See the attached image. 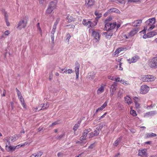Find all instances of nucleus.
<instances>
[{
  "label": "nucleus",
  "mask_w": 157,
  "mask_h": 157,
  "mask_svg": "<svg viewBox=\"0 0 157 157\" xmlns=\"http://www.w3.org/2000/svg\"><path fill=\"white\" fill-rule=\"evenodd\" d=\"M155 18L153 17L147 20L146 22V24L144 26V30H151L153 29L155 27Z\"/></svg>",
  "instance_id": "obj_1"
},
{
  "label": "nucleus",
  "mask_w": 157,
  "mask_h": 157,
  "mask_svg": "<svg viewBox=\"0 0 157 157\" xmlns=\"http://www.w3.org/2000/svg\"><path fill=\"white\" fill-rule=\"evenodd\" d=\"M109 21L108 19H106L105 21V26L104 30H105L111 31L114 29L116 26V22L110 23L108 22Z\"/></svg>",
  "instance_id": "obj_2"
},
{
  "label": "nucleus",
  "mask_w": 157,
  "mask_h": 157,
  "mask_svg": "<svg viewBox=\"0 0 157 157\" xmlns=\"http://www.w3.org/2000/svg\"><path fill=\"white\" fill-rule=\"evenodd\" d=\"M27 23V21L24 18L21 19L19 21L17 29L21 30L22 28H25L26 27Z\"/></svg>",
  "instance_id": "obj_3"
},
{
  "label": "nucleus",
  "mask_w": 157,
  "mask_h": 157,
  "mask_svg": "<svg viewBox=\"0 0 157 157\" xmlns=\"http://www.w3.org/2000/svg\"><path fill=\"white\" fill-rule=\"evenodd\" d=\"M155 78L151 75H145L142 76L141 80L143 82H151L155 80Z\"/></svg>",
  "instance_id": "obj_4"
},
{
  "label": "nucleus",
  "mask_w": 157,
  "mask_h": 157,
  "mask_svg": "<svg viewBox=\"0 0 157 157\" xmlns=\"http://www.w3.org/2000/svg\"><path fill=\"white\" fill-rule=\"evenodd\" d=\"M85 6L87 8L91 7L94 5L95 4V0H85Z\"/></svg>",
  "instance_id": "obj_5"
},
{
  "label": "nucleus",
  "mask_w": 157,
  "mask_h": 157,
  "mask_svg": "<svg viewBox=\"0 0 157 157\" xmlns=\"http://www.w3.org/2000/svg\"><path fill=\"white\" fill-rule=\"evenodd\" d=\"M150 66L151 68H157V57H155L152 59Z\"/></svg>",
  "instance_id": "obj_6"
},
{
  "label": "nucleus",
  "mask_w": 157,
  "mask_h": 157,
  "mask_svg": "<svg viewBox=\"0 0 157 157\" xmlns=\"http://www.w3.org/2000/svg\"><path fill=\"white\" fill-rule=\"evenodd\" d=\"M149 87L146 85L142 86L140 89V93L142 94H146L148 92Z\"/></svg>",
  "instance_id": "obj_7"
},
{
  "label": "nucleus",
  "mask_w": 157,
  "mask_h": 157,
  "mask_svg": "<svg viewBox=\"0 0 157 157\" xmlns=\"http://www.w3.org/2000/svg\"><path fill=\"white\" fill-rule=\"evenodd\" d=\"M117 83L114 82L113 84H112L110 88V97H112L114 94V92L115 91L116 89L117 86Z\"/></svg>",
  "instance_id": "obj_8"
},
{
  "label": "nucleus",
  "mask_w": 157,
  "mask_h": 157,
  "mask_svg": "<svg viewBox=\"0 0 157 157\" xmlns=\"http://www.w3.org/2000/svg\"><path fill=\"white\" fill-rule=\"evenodd\" d=\"M82 24L84 25L87 26L89 28L90 27H92L94 25L91 21H87L86 20L84 19L82 21Z\"/></svg>",
  "instance_id": "obj_9"
},
{
  "label": "nucleus",
  "mask_w": 157,
  "mask_h": 157,
  "mask_svg": "<svg viewBox=\"0 0 157 157\" xmlns=\"http://www.w3.org/2000/svg\"><path fill=\"white\" fill-rule=\"evenodd\" d=\"M139 59V57L138 56H136L133 57L130 59H128V61L129 62V63H134L136 62Z\"/></svg>",
  "instance_id": "obj_10"
},
{
  "label": "nucleus",
  "mask_w": 157,
  "mask_h": 157,
  "mask_svg": "<svg viewBox=\"0 0 157 157\" xmlns=\"http://www.w3.org/2000/svg\"><path fill=\"white\" fill-rule=\"evenodd\" d=\"M146 149H144L141 150H139L138 153V155L143 156L144 157H146L147 155V154L146 152Z\"/></svg>",
  "instance_id": "obj_11"
},
{
  "label": "nucleus",
  "mask_w": 157,
  "mask_h": 157,
  "mask_svg": "<svg viewBox=\"0 0 157 157\" xmlns=\"http://www.w3.org/2000/svg\"><path fill=\"white\" fill-rule=\"evenodd\" d=\"M92 33L94 39L98 41L100 39V35L98 32L93 30Z\"/></svg>",
  "instance_id": "obj_12"
},
{
  "label": "nucleus",
  "mask_w": 157,
  "mask_h": 157,
  "mask_svg": "<svg viewBox=\"0 0 157 157\" xmlns=\"http://www.w3.org/2000/svg\"><path fill=\"white\" fill-rule=\"evenodd\" d=\"M107 32H104L103 34L105 36V37L107 38L110 39L112 36L113 33L112 31L106 30Z\"/></svg>",
  "instance_id": "obj_13"
},
{
  "label": "nucleus",
  "mask_w": 157,
  "mask_h": 157,
  "mask_svg": "<svg viewBox=\"0 0 157 157\" xmlns=\"http://www.w3.org/2000/svg\"><path fill=\"white\" fill-rule=\"evenodd\" d=\"M138 31V29L137 28H135L129 33V35L131 36H133L136 34Z\"/></svg>",
  "instance_id": "obj_14"
},
{
  "label": "nucleus",
  "mask_w": 157,
  "mask_h": 157,
  "mask_svg": "<svg viewBox=\"0 0 157 157\" xmlns=\"http://www.w3.org/2000/svg\"><path fill=\"white\" fill-rule=\"evenodd\" d=\"M112 12H115L119 14L121 13V12L119 10L115 8H111L108 11V13H110Z\"/></svg>",
  "instance_id": "obj_15"
},
{
  "label": "nucleus",
  "mask_w": 157,
  "mask_h": 157,
  "mask_svg": "<svg viewBox=\"0 0 157 157\" xmlns=\"http://www.w3.org/2000/svg\"><path fill=\"white\" fill-rule=\"evenodd\" d=\"M157 113V112L156 111H151L150 112H149L146 113L145 115V116H152Z\"/></svg>",
  "instance_id": "obj_16"
},
{
  "label": "nucleus",
  "mask_w": 157,
  "mask_h": 157,
  "mask_svg": "<svg viewBox=\"0 0 157 157\" xmlns=\"http://www.w3.org/2000/svg\"><path fill=\"white\" fill-rule=\"evenodd\" d=\"M20 145L17 146L15 147H12L10 145H9L8 148H7V149H6L8 151H13L15 150L16 148H19V147L20 146Z\"/></svg>",
  "instance_id": "obj_17"
},
{
  "label": "nucleus",
  "mask_w": 157,
  "mask_h": 157,
  "mask_svg": "<svg viewBox=\"0 0 157 157\" xmlns=\"http://www.w3.org/2000/svg\"><path fill=\"white\" fill-rule=\"evenodd\" d=\"M56 5V0H54L53 1L51 2L48 6L54 9Z\"/></svg>",
  "instance_id": "obj_18"
},
{
  "label": "nucleus",
  "mask_w": 157,
  "mask_h": 157,
  "mask_svg": "<svg viewBox=\"0 0 157 157\" xmlns=\"http://www.w3.org/2000/svg\"><path fill=\"white\" fill-rule=\"evenodd\" d=\"M124 99L125 101L128 105H130L132 103L131 99L128 96L124 98Z\"/></svg>",
  "instance_id": "obj_19"
},
{
  "label": "nucleus",
  "mask_w": 157,
  "mask_h": 157,
  "mask_svg": "<svg viewBox=\"0 0 157 157\" xmlns=\"http://www.w3.org/2000/svg\"><path fill=\"white\" fill-rule=\"evenodd\" d=\"M102 127H99L96 128V129L94 132V134L95 136H97L98 135L99 132L101 130Z\"/></svg>",
  "instance_id": "obj_20"
},
{
  "label": "nucleus",
  "mask_w": 157,
  "mask_h": 157,
  "mask_svg": "<svg viewBox=\"0 0 157 157\" xmlns=\"http://www.w3.org/2000/svg\"><path fill=\"white\" fill-rule=\"evenodd\" d=\"M20 136V135H15L11 137L10 139L12 141L14 142L17 140Z\"/></svg>",
  "instance_id": "obj_21"
},
{
  "label": "nucleus",
  "mask_w": 157,
  "mask_h": 157,
  "mask_svg": "<svg viewBox=\"0 0 157 157\" xmlns=\"http://www.w3.org/2000/svg\"><path fill=\"white\" fill-rule=\"evenodd\" d=\"M157 136L156 134L153 133H147L145 135V136L146 138L155 137Z\"/></svg>",
  "instance_id": "obj_22"
},
{
  "label": "nucleus",
  "mask_w": 157,
  "mask_h": 157,
  "mask_svg": "<svg viewBox=\"0 0 157 157\" xmlns=\"http://www.w3.org/2000/svg\"><path fill=\"white\" fill-rule=\"evenodd\" d=\"M104 91V87L103 86H101L97 91V93L98 94H99L103 92Z\"/></svg>",
  "instance_id": "obj_23"
},
{
  "label": "nucleus",
  "mask_w": 157,
  "mask_h": 157,
  "mask_svg": "<svg viewBox=\"0 0 157 157\" xmlns=\"http://www.w3.org/2000/svg\"><path fill=\"white\" fill-rule=\"evenodd\" d=\"M53 10L54 9L48 6V9L46 11L45 14L47 15L48 14H51Z\"/></svg>",
  "instance_id": "obj_24"
},
{
  "label": "nucleus",
  "mask_w": 157,
  "mask_h": 157,
  "mask_svg": "<svg viewBox=\"0 0 157 157\" xmlns=\"http://www.w3.org/2000/svg\"><path fill=\"white\" fill-rule=\"evenodd\" d=\"M75 72H79L80 65L78 62H77L75 63Z\"/></svg>",
  "instance_id": "obj_25"
},
{
  "label": "nucleus",
  "mask_w": 157,
  "mask_h": 157,
  "mask_svg": "<svg viewBox=\"0 0 157 157\" xmlns=\"http://www.w3.org/2000/svg\"><path fill=\"white\" fill-rule=\"evenodd\" d=\"M87 133L84 131L82 136L80 138V140H82L86 139Z\"/></svg>",
  "instance_id": "obj_26"
},
{
  "label": "nucleus",
  "mask_w": 157,
  "mask_h": 157,
  "mask_svg": "<svg viewBox=\"0 0 157 157\" xmlns=\"http://www.w3.org/2000/svg\"><path fill=\"white\" fill-rule=\"evenodd\" d=\"M2 13L4 14V16L5 18V20L8 19V14H7V12L4 9H2Z\"/></svg>",
  "instance_id": "obj_27"
},
{
  "label": "nucleus",
  "mask_w": 157,
  "mask_h": 157,
  "mask_svg": "<svg viewBox=\"0 0 157 157\" xmlns=\"http://www.w3.org/2000/svg\"><path fill=\"white\" fill-rule=\"evenodd\" d=\"M48 107L49 105L47 103H46L45 104H42V108L38 110V111L44 109H46L48 108Z\"/></svg>",
  "instance_id": "obj_28"
},
{
  "label": "nucleus",
  "mask_w": 157,
  "mask_h": 157,
  "mask_svg": "<svg viewBox=\"0 0 157 157\" xmlns=\"http://www.w3.org/2000/svg\"><path fill=\"white\" fill-rule=\"evenodd\" d=\"M156 33L153 32H151L147 33L148 38L151 37L153 36L156 35Z\"/></svg>",
  "instance_id": "obj_29"
},
{
  "label": "nucleus",
  "mask_w": 157,
  "mask_h": 157,
  "mask_svg": "<svg viewBox=\"0 0 157 157\" xmlns=\"http://www.w3.org/2000/svg\"><path fill=\"white\" fill-rule=\"evenodd\" d=\"M124 49L121 47L118 48H117L115 51L114 53H115V55L116 54H119L121 51L123 50Z\"/></svg>",
  "instance_id": "obj_30"
},
{
  "label": "nucleus",
  "mask_w": 157,
  "mask_h": 157,
  "mask_svg": "<svg viewBox=\"0 0 157 157\" xmlns=\"http://www.w3.org/2000/svg\"><path fill=\"white\" fill-rule=\"evenodd\" d=\"M65 136V133H63L61 135L57 136L56 137V138L58 140H60L63 137Z\"/></svg>",
  "instance_id": "obj_31"
},
{
  "label": "nucleus",
  "mask_w": 157,
  "mask_h": 157,
  "mask_svg": "<svg viewBox=\"0 0 157 157\" xmlns=\"http://www.w3.org/2000/svg\"><path fill=\"white\" fill-rule=\"evenodd\" d=\"M59 21V19L58 18L57 19L55 23H54V25L53 26V29H55L56 30V26L57 25Z\"/></svg>",
  "instance_id": "obj_32"
},
{
  "label": "nucleus",
  "mask_w": 157,
  "mask_h": 157,
  "mask_svg": "<svg viewBox=\"0 0 157 157\" xmlns=\"http://www.w3.org/2000/svg\"><path fill=\"white\" fill-rule=\"evenodd\" d=\"M67 18L68 20V21L69 22H71L74 21V18L71 16H68L67 17Z\"/></svg>",
  "instance_id": "obj_33"
},
{
  "label": "nucleus",
  "mask_w": 157,
  "mask_h": 157,
  "mask_svg": "<svg viewBox=\"0 0 157 157\" xmlns=\"http://www.w3.org/2000/svg\"><path fill=\"white\" fill-rule=\"evenodd\" d=\"M121 140L120 138L116 140L114 144V145L117 146L119 144V143L120 142Z\"/></svg>",
  "instance_id": "obj_34"
},
{
  "label": "nucleus",
  "mask_w": 157,
  "mask_h": 157,
  "mask_svg": "<svg viewBox=\"0 0 157 157\" xmlns=\"http://www.w3.org/2000/svg\"><path fill=\"white\" fill-rule=\"evenodd\" d=\"M130 114L134 116H137V114L136 112L134 110H131L130 111Z\"/></svg>",
  "instance_id": "obj_35"
},
{
  "label": "nucleus",
  "mask_w": 157,
  "mask_h": 157,
  "mask_svg": "<svg viewBox=\"0 0 157 157\" xmlns=\"http://www.w3.org/2000/svg\"><path fill=\"white\" fill-rule=\"evenodd\" d=\"M142 22V21L141 20H137L136 21H135L134 22H132L133 24L134 23H136V25H138V24L141 23Z\"/></svg>",
  "instance_id": "obj_36"
},
{
  "label": "nucleus",
  "mask_w": 157,
  "mask_h": 157,
  "mask_svg": "<svg viewBox=\"0 0 157 157\" xmlns=\"http://www.w3.org/2000/svg\"><path fill=\"white\" fill-rule=\"evenodd\" d=\"M79 125H78V124H75L73 128V130H74V132L77 130V129L79 127Z\"/></svg>",
  "instance_id": "obj_37"
},
{
  "label": "nucleus",
  "mask_w": 157,
  "mask_h": 157,
  "mask_svg": "<svg viewBox=\"0 0 157 157\" xmlns=\"http://www.w3.org/2000/svg\"><path fill=\"white\" fill-rule=\"evenodd\" d=\"M94 14L97 16L96 17H99V16L101 15V17L102 16V14L101 13H99V12L98 11H96L94 13Z\"/></svg>",
  "instance_id": "obj_38"
},
{
  "label": "nucleus",
  "mask_w": 157,
  "mask_h": 157,
  "mask_svg": "<svg viewBox=\"0 0 157 157\" xmlns=\"http://www.w3.org/2000/svg\"><path fill=\"white\" fill-rule=\"evenodd\" d=\"M107 105V101H105L101 106V109H104Z\"/></svg>",
  "instance_id": "obj_39"
},
{
  "label": "nucleus",
  "mask_w": 157,
  "mask_h": 157,
  "mask_svg": "<svg viewBox=\"0 0 157 157\" xmlns=\"http://www.w3.org/2000/svg\"><path fill=\"white\" fill-rule=\"evenodd\" d=\"M17 92V95L18 97H19L20 96H21V94L20 92L19 91V90L17 88H16V89Z\"/></svg>",
  "instance_id": "obj_40"
},
{
  "label": "nucleus",
  "mask_w": 157,
  "mask_h": 157,
  "mask_svg": "<svg viewBox=\"0 0 157 157\" xmlns=\"http://www.w3.org/2000/svg\"><path fill=\"white\" fill-rule=\"evenodd\" d=\"M122 92L121 91V90H119V92L118 93V94H117L118 97H120V98H121V96L122 95Z\"/></svg>",
  "instance_id": "obj_41"
},
{
  "label": "nucleus",
  "mask_w": 157,
  "mask_h": 157,
  "mask_svg": "<svg viewBox=\"0 0 157 157\" xmlns=\"http://www.w3.org/2000/svg\"><path fill=\"white\" fill-rule=\"evenodd\" d=\"M101 17V15H100V16H99V17H96L95 18V25H97V23L100 18Z\"/></svg>",
  "instance_id": "obj_42"
},
{
  "label": "nucleus",
  "mask_w": 157,
  "mask_h": 157,
  "mask_svg": "<svg viewBox=\"0 0 157 157\" xmlns=\"http://www.w3.org/2000/svg\"><path fill=\"white\" fill-rule=\"evenodd\" d=\"M71 37V36L70 35V34L69 33H68L67 34V42H69V39H70Z\"/></svg>",
  "instance_id": "obj_43"
},
{
  "label": "nucleus",
  "mask_w": 157,
  "mask_h": 157,
  "mask_svg": "<svg viewBox=\"0 0 157 157\" xmlns=\"http://www.w3.org/2000/svg\"><path fill=\"white\" fill-rule=\"evenodd\" d=\"M10 144V142L9 141V140H7V142L6 143V149H7V148H8V145H9Z\"/></svg>",
  "instance_id": "obj_44"
},
{
  "label": "nucleus",
  "mask_w": 157,
  "mask_h": 157,
  "mask_svg": "<svg viewBox=\"0 0 157 157\" xmlns=\"http://www.w3.org/2000/svg\"><path fill=\"white\" fill-rule=\"evenodd\" d=\"M121 59L120 60V63H119V69L120 70H123V68L121 67V64H122V63L121 62Z\"/></svg>",
  "instance_id": "obj_45"
},
{
  "label": "nucleus",
  "mask_w": 157,
  "mask_h": 157,
  "mask_svg": "<svg viewBox=\"0 0 157 157\" xmlns=\"http://www.w3.org/2000/svg\"><path fill=\"white\" fill-rule=\"evenodd\" d=\"M115 80L116 82H121V81H122V79L120 80V78H115Z\"/></svg>",
  "instance_id": "obj_46"
},
{
  "label": "nucleus",
  "mask_w": 157,
  "mask_h": 157,
  "mask_svg": "<svg viewBox=\"0 0 157 157\" xmlns=\"http://www.w3.org/2000/svg\"><path fill=\"white\" fill-rule=\"evenodd\" d=\"M68 26L70 27V28H74L75 27V26L74 25H65V26H64V27H68Z\"/></svg>",
  "instance_id": "obj_47"
},
{
  "label": "nucleus",
  "mask_w": 157,
  "mask_h": 157,
  "mask_svg": "<svg viewBox=\"0 0 157 157\" xmlns=\"http://www.w3.org/2000/svg\"><path fill=\"white\" fill-rule=\"evenodd\" d=\"M18 97L19 98L21 102H23V101H24V99H23L22 95L21 96H20Z\"/></svg>",
  "instance_id": "obj_48"
},
{
  "label": "nucleus",
  "mask_w": 157,
  "mask_h": 157,
  "mask_svg": "<svg viewBox=\"0 0 157 157\" xmlns=\"http://www.w3.org/2000/svg\"><path fill=\"white\" fill-rule=\"evenodd\" d=\"M139 99L138 98L136 97H135L134 98V102L135 103L138 102V101H139Z\"/></svg>",
  "instance_id": "obj_49"
},
{
  "label": "nucleus",
  "mask_w": 157,
  "mask_h": 157,
  "mask_svg": "<svg viewBox=\"0 0 157 157\" xmlns=\"http://www.w3.org/2000/svg\"><path fill=\"white\" fill-rule=\"evenodd\" d=\"M135 105L136 107V108H140V105L138 102H135Z\"/></svg>",
  "instance_id": "obj_50"
},
{
  "label": "nucleus",
  "mask_w": 157,
  "mask_h": 157,
  "mask_svg": "<svg viewBox=\"0 0 157 157\" xmlns=\"http://www.w3.org/2000/svg\"><path fill=\"white\" fill-rule=\"evenodd\" d=\"M21 104L22 105V106L25 109H26V105H25V101H23V102H21Z\"/></svg>",
  "instance_id": "obj_51"
},
{
  "label": "nucleus",
  "mask_w": 157,
  "mask_h": 157,
  "mask_svg": "<svg viewBox=\"0 0 157 157\" xmlns=\"http://www.w3.org/2000/svg\"><path fill=\"white\" fill-rule=\"evenodd\" d=\"M10 33V32L8 30L6 31L4 33V34L6 36L8 35Z\"/></svg>",
  "instance_id": "obj_52"
},
{
  "label": "nucleus",
  "mask_w": 157,
  "mask_h": 157,
  "mask_svg": "<svg viewBox=\"0 0 157 157\" xmlns=\"http://www.w3.org/2000/svg\"><path fill=\"white\" fill-rule=\"evenodd\" d=\"M57 124H58L57 122H54L52 123V124L50 126V127H52L54 125H56Z\"/></svg>",
  "instance_id": "obj_53"
},
{
  "label": "nucleus",
  "mask_w": 157,
  "mask_h": 157,
  "mask_svg": "<svg viewBox=\"0 0 157 157\" xmlns=\"http://www.w3.org/2000/svg\"><path fill=\"white\" fill-rule=\"evenodd\" d=\"M51 38L52 40V42L54 43V34H52L51 35Z\"/></svg>",
  "instance_id": "obj_54"
},
{
  "label": "nucleus",
  "mask_w": 157,
  "mask_h": 157,
  "mask_svg": "<svg viewBox=\"0 0 157 157\" xmlns=\"http://www.w3.org/2000/svg\"><path fill=\"white\" fill-rule=\"evenodd\" d=\"M67 73L68 74L71 73L72 72V70L71 69H69L67 70Z\"/></svg>",
  "instance_id": "obj_55"
},
{
  "label": "nucleus",
  "mask_w": 157,
  "mask_h": 157,
  "mask_svg": "<svg viewBox=\"0 0 157 157\" xmlns=\"http://www.w3.org/2000/svg\"><path fill=\"white\" fill-rule=\"evenodd\" d=\"M90 136H89V138H90L91 137H93L94 136H95V135H94V133L93 132H91L90 134Z\"/></svg>",
  "instance_id": "obj_56"
},
{
  "label": "nucleus",
  "mask_w": 157,
  "mask_h": 157,
  "mask_svg": "<svg viewBox=\"0 0 157 157\" xmlns=\"http://www.w3.org/2000/svg\"><path fill=\"white\" fill-rule=\"evenodd\" d=\"M6 20V25L8 26H9L10 25V23L8 21V19H6V20Z\"/></svg>",
  "instance_id": "obj_57"
},
{
  "label": "nucleus",
  "mask_w": 157,
  "mask_h": 157,
  "mask_svg": "<svg viewBox=\"0 0 157 157\" xmlns=\"http://www.w3.org/2000/svg\"><path fill=\"white\" fill-rule=\"evenodd\" d=\"M103 110V109H101V107H100V108H98L96 110V113H97L99 111H101V110Z\"/></svg>",
  "instance_id": "obj_58"
},
{
  "label": "nucleus",
  "mask_w": 157,
  "mask_h": 157,
  "mask_svg": "<svg viewBox=\"0 0 157 157\" xmlns=\"http://www.w3.org/2000/svg\"><path fill=\"white\" fill-rule=\"evenodd\" d=\"M37 27L38 29L39 30H40L41 31V29L40 28V24H39V23H37Z\"/></svg>",
  "instance_id": "obj_59"
},
{
  "label": "nucleus",
  "mask_w": 157,
  "mask_h": 157,
  "mask_svg": "<svg viewBox=\"0 0 157 157\" xmlns=\"http://www.w3.org/2000/svg\"><path fill=\"white\" fill-rule=\"evenodd\" d=\"M107 114V113H104L103 115L99 119V120H100L101 118H102L105 117V116Z\"/></svg>",
  "instance_id": "obj_60"
},
{
  "label": "nucleus",
  "mask_w": 157,
  "mask_h": 157,
  "mask_svg": "<svg viewBox=\"0 0 157 157\" xmlns=\"http://www.w3.org/2000/svg\"><path fill=\"white\" fill-rule=\"evenodd\" d=\"M52 78V73L50 74L49 76V79L51 81Z\"/></svg>",
  "instance_id": "obj_61"
},
{
  "label": "nucleus",
  "mask_w": 157,
  "mask_h": 157,
  "mask_svg": "<svg viewBox=\"0 0 157 157\" xmlns=\"http://www.w3.org/2000/svg\"><path fill=\"white\" fill-rule=\"evenodd\" d=\"M108 78L112 81H113L114 80V78H113V77H111V76H108Z\"/></svg>",
  "instance_id": "obj_62"
},
{
  "label": "nucleus",
  "mask_w": 157,
  "mask_h": 157,
  "mask_svg": "<svg viewBox=\"0 0 157 157\" xmlns=\"http://www.w3.org/2000/svg\"><path fill=\"white\" fill-rule=\"evenodd\" d=\"M63 155V154L62 153H61V152H59L58 154H57V156H58V157H61Z\"/></svg>",
  "instance_id": "obj_63"
},
{
  "label": "nucleus",
  "mask_w": 157,
  "mask_h": 157,
  "mask_svg": "<svg viewBox=\"0 0 157 157\" xmlns=\"http://www.w3.org/2000/svg\"><path fill=\"white\" fill-rule=\"evenodd\" d=\"M124 0H118V2L122 4L124 3Z\"/></svg>",
  "instance_id": "obj_64"
}]
</instances>
